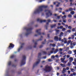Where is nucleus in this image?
<instances>
[{
	"instance_id": "obj_34",
	"label": "nucleus",
	"mask_w": 76,
	"mask_h": 76,
	"mask_svg": "<svg viewBox=\"0 0 76 76\" xmlns=\"http://www.w3.org/2000/svg\"><path fill=\"white\" fill-rule=\"evenodd\" d=\"M71 63L70 62H68L67 64V65L68 66H71Z\"/></svg>"
},
{
	"instance_id": "obj_64",
	"label": "nucleus",
	"mask_w": 76,
	"mask_h": 76,
	"mask_svg": "<svg viewBox=\"0 0 76 76\" xmlns=\"http://www.w3.org/2000/svg\"><path fill=\"white\" fill-rule=\"evenodd\" d=\"M74 35H75V36H76V33H75L74 34Z\"/></svg>"
},
{
	"instance_id": "obj_52",
	"label": "nucleus",
	"mask_w": 76,
	"mask_h": 76,
	"mask_svg": "<svg viewBox=\"0 0 76 76\" xmlns=\"http://www.w3.org/2000/svg\"><path fill=\"white\" fill-rule=\"evenodd\" d=\"M66 69L67 70H69V67H66Z\"/></svg>"
},
{
	"instance_id": "obj_39",
	"label": "nucleus",
	"mask_w": 76,
	"mask_h": 76,
	"mask_svg": "<svg viewBox=\"0 0 76 76\" xmlns=\"http://www.w3.org/2000/svg\"><path fill=\"white\" fill-rule=\"evenodd\" d=\"M46 41V39H45V42H42V44H45Z\"/></svg>"
},
{
	"instance_id": "obj_18",
	"label": "nucleus",
	"mask_w": 76,
	"mask_h": 76,
	"mask_svg": "<svg viewBox=\"0 0 76 76\" xmlns=\"http://www.w3.org/2000/svg\"><path fill=\"white\" fill-rule=\"evenodd\" d=\"M58 49H57L55 50V51L53 52H54V54H56V53H57V52H58Z\"/></svg>"
},
{
	"instance_id": "obj_36",
	"label": "nucleus",
	"mask_w": 76,
	"mask_h": 76,
	"mask_svg": "<svg viewBox=\"0 0 76 76\" xmlns=\"http://www.w3.org/2000/svg\"><path fill=\"white\" fill-rule=\"evenodd\" d=\"M11 63H12V62H11V61H10L8 62V65H9V66H10V65H11Z\"/></svg>"
},
{
	"instance_id": "obj_3",
	"label": "nucleus",
	"mask_w": 76,
	"mask_h": 76,
	"mask_svg": "<svg viewBox=\"0 0 76 76\" xmlns=\"http://www.w3.org/2000/svg\"><path fill=\"white\" fill-rule=\"evenodd\" d=\"M53 69V68L51 66H49L48 65H47L45 66V69H44V70L46 72H47L48 73H49Z\"/></svg>"
},
{
	"instance_id": "obj_27",
	"label": "nucleus",
	"mask_w": 76,
	"mask_h": 76,
	"mask_svg": "<svg viewBox=\"0 0 76 76\" xmlns=\"http://www.w3.org/2000/svg\"><path fill=\"white\" fill-rule=\"evenodd\" d=\"M75 38V35H71V39H73Z\"/></svg>"
},
{
	"instance_id": "obj_2",
	"label": "nucleus",
	"mask_w": 76,
	"mask_h": 76,
	"mask_svg": "<svg viewBox=\"0 0 76 76\" xmlns=\"http://www.w3.org/2000/svg\"><path fill=\"white\" fill-rule=\"evenodd\" d=\"M41 53H39L38 54V58H40V59H37L38 61H37L35 63H34L33 65V69L34 68V67H35V66H37V65H38V64H39V63L40 62V61H41V60L40 59L41 58Z\"/></svg>"
},
{
	"instance_id": "obj_22",
	"label": "nucleus",
	"mask_w": 76,
	"mask_h": 76,
	"mask_svg": "<svg viewBox=\"0 0 76 76\" xmlns=\"http://www.w3.org/2000/svg\"><path fill=\"white\" fill-rule=\"evenodd\" d=\"M42 36H41V38L40 39L37 40V41H42Z\"/></svg>"
},
{
	"instance_id": "obj_9",
	"label": "nucleus",
	"mask_w": 76,
	"mask_h": 76,
	"mask_svg": "<svg viewBox=\"0 0 76 76\" xmlns=\"http://www.w3.org/2000/svg\"><path fill=\"white\" fill-rule=\"evenodd\" d=\"M36 32L37 33V34H38L39 35H41V34H42L43 35H45V33H41V29L37 30L36 31Z\"/></svg>"
},
{
	"instance_id": "obj_55",
	"label": "nucleus",
	"mask_w": 76,
	"mask_h": 76,
	"mask_svg": "<svg viewBox=\"0 0 76 76\" xmlns=\"http://www.w3.org/2000/svg\"><path fill=\"white\" fill-rule=\"evenodd\" d=\"M68 74H70V71H69V70L68 71Z\"/></svg>"
},
{
	"instance_id": "obj_25",
	"label": "nucleus",
	"mask_w": 76,
	"mask_h": 76,
	"mask_svg": "<svg viewBox=\"0 0 76 76\" xmlns=\"http://www.w3.org/2000/svg\"><path fill=\"white\" fill-rule=\"evenodd\" d=\"M56 32L57 34H58L60 33V32H59L60 31L59 30H56Z\"/></svg>"
},
{
	"instance_id": "obj_7",
	"label": "nucleus",
	"mask_w": 76,
	"mask_h": 76,
	"mask_svg": "<svg viewBox=\"0 0 76 76\" xmlns=\"http://www.w3.org/2000/svg\"><path fill=\"white\" fill-rule=\"evenodd\" d=\"M33 28H31L26 29L27 33L26 34V35L27 37L28 35L31 34L32 31H31L32 30Z\"/></svg>"
},
{
	"instance_id": "obj_19",
	"label": "nucleus",
	"mask_w": 76,
	"mask_h": 76,
	"mask_svg": "<svg viewBox=\"0 0 76 76\" xmlns=\"http://www.w3.org/2000/svg\"><path fill=\"white\" fill-rule=\"evenodd\" d=\"M63 32H61L60 33V34L59 35V37L61 38L62 36H63Z\"/></svg>"
},
{
	"instance_id": "obj_12",
	"label": "nucleus",
	"mask_w": 76,
	"mask_h": 76,
	"mask_svg": "<svg viewBox=\"0 0 76 76\" xmlns=\"http://www.w3.org/2000/svg\"><path fill=\"white\" fill-rule=\"evenodd\" d=\"M15 45L12 43H10L8 47V48H14Z\"/></svg>"
},
{
	"instance_id": "obj_20",
	"label": "nucleus",
	"mask_w": 76,
	"mask_h": 76,
	"mask_svg": "<svg viewBox=\"0 0 76 76\" xmlns=\"http://www.w3.org/2000/svg\"><path fill=\"white\" fill-rule=\"evenodd\" d=\"M64 40L65 41H64V44H66V43H67V40L65 38H64Z\"/></svg>"
},
{
	"instance_id": "obj_51",
	"label": "nucleus",
	"mask_w": 76,
	"mask_h": 76,
	"mask_svg": "<svg viewBox=\"0 0 76 76\" xmlns=\"http://www.w3.org/2000/svg\"><path fill=\"white\" fill-rule=\"evenodd\" d=\"M73 75L74 76H75L76 75V73L75 72H74L73 74Z\"/></svg>"
},
{
	"instance_id": "obj_24",
	"label": "nucleus",
	"mask_w": 76,
	"mask_h": 76,
	"mask_svg": "<svg viewBox=\"0 0 76 76\" xmlns=\"http://www.w3.org/2000/svg\"><path fill=\"white\" fill-rule=\"evenodd\" d=\"M63 22H64V23H66V18H63Z\"/></svg>"
},
{
	"instance_id": "obj_21",
	"label": "nucleus",
	"mask_w": 76,
	"mask_h": 76,
	"mask_svg": "<svg viewBox=\"0 0 76 76\" xmlns=\"http://www.w3.org/2000/svg\"><path fill=\"white\" fill-rule=\"evenodd\" d=\"M60 65L61 66H62L63 67H65L66 65L65 64H61Z\"/></svg>"
},
{
	"instance_id": "obj_54",
	"label": "nucleus",
	"mask_w": 76,
	"mask_h": 76,
	"mask_svg": "<svg viewBox=\"0 0 76 76\" xmlns=\"http://www.w3.org/2000/svg\"><path fill=\"white\" fill-rule=\"evenodd\" d=\"M60 16H57V18L58 19H60Z\"/></svg>"
},
{
	"instance_id": "obj_61",
	"label": "nucleus",
	"mask_w": 76,
	"mask_h": 76,
	"mask_svg": "<svg viewBox=\"0 0 76 76\" xmlns=\"http://www.w3.org/2000/svg\"><path fill=\"white\" fill-rule=\"evenodd\" d=\"M61 38L60 37L59 38L58 40L59 41H61Z\"/></svg>"
},
{
	"instance_id": "obj_46",
	"label": "nucleus",
	"mask_w": 76,
	"mask_h": 76,
	"mask_svg": "<svg viewBox=\"0 0 76 76\" xmlns=\"http://www.w3.org/2000/svg\"><path fill=\"white\" fill-rule=\"evenodd\" d=\"M67 31L68 32H69V33L71 32V30H68Z\"/></svg>"
},
{
	"instance_id": "obj_15",
	"label": "nucleus",
	"mask_w": 76,
	"mask_h": 76,
	"mask_svg": "<svg viewBox=\"0 0 76 76\" xmlns=\"http://www.w3.org/2000/svg\"><path fill=\"white\" fill-rule=\"evenodd\" d=\"M50 46H52V47H54L56 46V45L54 44H52L50 43Z\"/></svg>"
},
{
	"instance_id": "obj_43",
	"label": "nucleus",
	"mask_w": 76,
	"mask_h": 76,
	"mask_svg": "<svg viewBox=\"0 0 76 76\" xmlns=\"http://www.w3.org/2000/svg\"><path fill=\"white\" fill-rule=\"evenodd\" d=\"M63 18H66V15H64V16H62V19Z\"/></svg>"
},
{
	"instance_id": "obj_58",
	"label": "nucleus",
	"mask_w": 76,
	"mask_h": 76,
	"mask_svg": "<svg viewBox=\"0 0 76 76\" xmlns=\"http://www.w3.org/2000/svg\"><path fill=\"white\" fill-rule=\"evenodd\" d=\"M74 51V52L75 53V55H76V50H75Z\"/></svg>"
},
{
	"instance_id": "obj_49",
	"label": "nucleus",
	"mask_w": 76,
	"mask_h": 76,
	"mask_svg": "<svg viewBox=\"0 0 76 76\" xmlns=\"http://www.w3.org/2000/svg\"><path fill=\"white\" fill-rule=\"evenodd\" d=\"M53 52H53V51H50V54H53Z\"/></svg>"
},
{
	"instance_id": "obj_37",
	"label": "nucleus",
	"mask_w": 76,
	"mask_h": 76,
	"mask_svg": "<svg viewBox=\"0 0 76 76\" xmlns=\"http://www.w3.org/2000/svg\"><path fill=\"white\" fill-rule=\"evenodd\" d=\"M68 54H72V51H69L68 52Z\"/></svg>"
},
{
	"instance_id": "obj_28",
	"label": "nucleus",
	"mask_w": 76,
	"mask_h": 76,
	"mask_svg": "<svg viewBox=\"0 0 76 76\" xmlns=\"http://www.w3.org/2000/svg\"><path fill=\"white\" fill-rule=\"evenodd\" d=\"M35 45L34 46V48H36L37 47V42H35L34 43Z\"/></svg>"
},
{
	"instance_id": "obj_30",
	"label": "nucleus",
	"mask_w": 76,
	"mask_h": 76,
	"mask_svg": "<svg viewBox=\"0 0 76 76\" xmlns=\"http://www.w3.org/2000/svg\"><path fill=\"white\" fill-rule=\"evenodd\" d=\"M42 53L44 55H45V54H47V52L45 51H43Z\"/></svg>"
},
{
	"instance_id": "obj_14",
	"label": "nucleus",
	"mask_w": 76,
	"mask_h": 76,
	"mask_svg": "<svg viewBox=\"0 0 76 76\" xmlns=\"http://www.w3.org/2000/svg\"><path fill=\"white\" fill-rule=\"evenodd\" d=\"M56 26V24H54V25H51L50 27L51 28H54Z\"/></svg>"
},
{
	"instance_id": "obj_31",
	"label": "nucleus",
	"mask_w": 76,
	"mask_h": 76,
	"mask_svg": "<svg viewBox=\"0 0 76 76\" xmlns=\"http://www.w3.org/2000/svg\"><path fill=\"white\" fill-rule=\"evenodd\" d=\"M73 1V0H70V2H71V3H70L71 6H72V5H73V4H72V2Z\"/></svg>"
},
{
	"instance_id": "obj_17",
	"label": "nucleus",
	"mask_w": 76,
	"mask_h": 76,
	"mask_svg": "<svg viewBox=\"0 0 76 76\" xmlns=\"http://www.w3.org/2000/svg\"><path fill=\"white\" fill-rule=\"evenodd\" d=\"M66 69L65 68H64L63 69V70L62 72V73H63V74H64V73H65V71H66Z\"/></svg>"
},
{
	"instance_id": "obj_48",
	"label": "nucleus",
	"mask_w": 76,
	"mask_h": 76,
	"mask_svg": "<svg viewBox=\"0 0 76 76\" xmlns=\"http://www.w3.org/2000/svg\"><path fill=\"white\" fill-rule=\"evenodd\" d=\"M53 21H54V22L55 23L57 22V20H53L52 21V23L53 22Z\"/></svg>"
},
{
	"instance_id": "obj_4",
	"label": "nucleus",
	"mask_w": 76,
	"mask_h": 76,
	"mask_svg": "<svg viewBox=\"0 0 76 76\" xmlns=\"http://www.w3.org/2000/svg\"><path fill=\"white\" fill-rule=\"evenodd\" d=\"M26 58L25 55H23L22 57V60L21 61V63L20 64V66L24 65L26 63Z\"/></svg>"
},
{
	"instance_id": "obj_23",
	"label": "nucleus",
	"mask_w": 76,
	"mask_h": 76,
	"mask_svg": "<svg viewBox=\"0 0 76 76\" xmlns=\"http://www.w3.org/2000/svg\"><path fill=\"white\" fill-rule=\"evenodd\" d=\"M49 42H53V40H48V44Z\"/></svg>"
},
{
	"instance_id": "obj_16",
	"label": "nucleus",
	"mask_w": 76,
	"mask_h": 76,
	"mask_svg": "<svg viewBox=\"0 0 76 76\" xmlns=\"http://www.w3.org/2000/svg\"><path fill=\"white\" fill-rule=\"evenodd\" d=\"M69 59H70L69 61V62H70V63H72V61L73 60V58L72 57H70Z\"/></svg>"
},
{
	"instance_id": "obj_38",
	"label": "nucleus",
	"mask_w": 76,
	"mask_h": 76,
	"mask_svg": "<svg viewBox=\"0 0 76 76\" xmlns=\"http://www.w3.org/2000/svg\"><path fill=\"white\" fill-rule=\"evenodd\" d=\"M64 60H65V58H61V60L62 62H63L64 61Z\"/></svg>"
},
{
	"instance_id": "obj_41",
	"label": "nucleus",
	"mask_w": 76,
	"mask_h": 76,
	"mask_svg": "<svg viewBox=\"0 0 76 76\" xmlns=\"http://www.w3.org/2000/svg\"><path fill=\"white\" fill-rule=\"evenodd\" d=\"M66 31V28H62V31L63 32H64V31Z\"/></svg>"
},
{
	"instance_id": "obj_53",
	"label": "nucleus",
	"mask_w": 76,
	"mask_h": 76,
	"mask_svg": "<svg viewBox=\"0 0 76 76\" xmlns=\"http://www.w3.org/2000/svg\"><path fill=\"white\" fill-rule=\"evenodd\" d=\"M42 1H45V0H40L39 1V2H40V3H41V2Z\"/></svg>"
},
{
	"instance_id": "obj_44",
	"label": "nucleus",
	"mask_w": 76,
	"mask_h": 76,
	"mask_svg": "<svg viewBox=\"0 0 76 76\" xmlns=\"http://www.w3.org/2000/svg\"><path fill=\"white\" fill-rule=\"evenodd\" d=\"M22 49V48H20L18 49V52H19L20 51V50L21 49Z\"/></svg>"
},
{
	"instance_id": "obj_11",
	"label": "nucleus",
	"mask_w": 76,
	"mask_h": 76,
	"mask_svg": "<svg viewBox=\"0 0 76 76\" xmlns=\"http://www.w3.org/2000/svg\"><path fill=\"white\" fill-rule=\"evenodd\" d=\"M37 21L38 22H40V23H42V22H46V20H41L39 19L38 18L37 19Z\"/></svg>"
},
{
	"instance_id": "obj_33",
	"label": "nucleus",
	"mask_w": 76,
	"mask_h": 76,
	"mask_svg": "<svg viewBox=\"0 0 76 76\" xmlns=\"http://www.w3.org/2000/svg\"><path fill=\"white\" fill-rule=\"evenodd\" d=\"M25 45V43H22L21 44V45L20 48H23V45Z\"/></svg>"
},
{
	"instance_id": "obj_45",
	"label": "nucleus",
	"mask_w": 76,
	"mask_h": 76,
	"mask_svg": "<svg viewBox=\"0 0 76 76\" xmlns=\"http://www.w3.org/2000/svg\"><path fill=\"white\" fill-rule=\"evenodd\" d=\"M63 28V26H60V29H62Z\"/></svg>"
},
{
	"instance_id": "obj_13",
	"label": "nucleus",
	"mask_w": 76,
	"mask_h": 76,
	"mask_svg": "<svg viewBox=\"0 0 76 76\" xmlns=\"http://www.w3.org/2000/svg\"><path fill=\"white\" fill-rule=\"evenodd\" d=\"M54 39L56 41H58V37L57 36H55Z\"/></svg>"
},
{
	"instance_id": "obj_32",
	"label": "nucleus",
	"mask_w": 76,
	"mask_h": 76,
	"mask_svg": "<svg viewBox=\"0 0 76 76\" xmlns=\"http://www.w3.org/2000/svg\"><path fill=\"white\" fill-rule=\"evenodd\" d=\"M14 57H15V56L13 55L10 56L11 58H14Z\"/></svg>"
},
{
	"instance_id": "obj_42",
	"label": "nucleus",
	"mask_w": 76,
	"mask_h": 76,
	"mask_svg": "<svg viewBox=\"0 0 76 76\" xmlns=\"http://www.w3.org/2000/svg\"><path fill=\"white\" fill-rule=\"evenodd\" d=\"M68 28L69 29H72V26H69L68 27Z\"/></svg>"
},
{
	"instance_id": "obj_47",
	"label": "nucleus",
	"mask_w": 76,
	"mask_h": 76,
	"mask_svg": "<svg viewBox=\"0 0 76 76\" xmlns=\"http://www.w3.org/2000/svg\"><path fill=\"white\" fill-rule=\"evenodd\" d=\"M75 31V28H72V31H73V32H74Z\"/></svg>"
},
{
	"instance_id": "obj_59",
	"label": "nucleus",
	"mask_w": 76,
	"mask_h": 76,
	"mask_svg": "<svg viewBox=\"0 0 76 76\" xmlns=\"http://www.w3.org/2000/svg\"><path fill=\"white\" fill-rule=\"evenodd\" d=\"M72 21V20H71V19H69L68 20V22H71Z\"/></svg>"
},
{
	"instance_id": "obj_8",
	"label": "nucleus",
	"mask_w": 76,
	"mask_h": 76,
	"mask_svg": "<svg viewBox=\"0 0 76 76\" xmlns=\"http://www.w3.org/2000/svg\"><path fill=\"white\" fill-rule=\"evenodd\" d=\"M47 21L48 22L46 23V25L45 26V28H46V30H47L48 28H47L48 26V25L49 24V22H51V23H52V21L51 22V20L50 19H49L47 20Z\"/></svg>"
},
{
	"instance_id": "obj_56",
	"label": "nucleus",
	"mask_w": 76,
	"mask_h": 76,
	"mask_svg": "<svg viewBox=\"0 0 76 76\" xmlns=\"http://www.w3.org/2000/svg\"><path fill=\"white\" fill-rule=\"evenodd\" d=\"M66 57L67 58H69V57H70V56L69 55H67L66 56Z\"/></svg>"
},
{
	"instance_id": "obj_62",
	"label": "nucleus",
	"mask_w": 76,
	"mask_h": 76,
	"mask_svg": "<svg viewBox=\"0 0 76 76\" xmlns=\"http://www.w3.org/2000/svg\"><path fill=\"white\" fill-rule=\"evenodd\" d=\"M65 26L66 27V28H67V27H68V25H65Z\"/></svg>"
},
{
	"instance_id": "obj_10",
	"label": "nucleus",
	"mask_w": 76,
	"mask_h": 76,
	"mask_svg": "<svg viewBox=\"0 0 76 76\" xmlns=\"http://www.w3.org/2000/svg\"><path fill=\"white\" fill-rule=\"evenodd\" d=\"M56 4H58L56 5V7H59V5L60 4V3L57 1L56 2H53V4L55 5Z\"/></svg>"
},
{
	"instance_id": "obj_29",
	"label": "nucleus",
	"mask_w": 76,
	"mask_h": 76,
	"mask_svg": "<svg viewBox=\"0 0 76 76\" xmlns=\"http://www.w3.org/2000/svg\"><path fill=\"white\" fill-rule=\"evenodd\" d=\"M68 10L69 11H72V10H73V9L72 8H69Z\"/></svg>"
},
{
	"instance_id": "obj_57",
	"label": "nucleus",
	"mask_w": 76,
	"mask_h": 76,
	"mask_svg": "<svg viewBox=\"0 0 76 76\" xmlns=\"http://www.w3.org/2000/svg\"><path fill=\"white\" fill-rule=\"evenodd\" d=\"M48 38H50V34H48Z\"/></svg>"
},
{
	"instance_id": "obj_60",
	"label": "nucleus",
	"mask_w": 76,
	"mask_h": 76,
	"mask_svg": "<svg viewBox=\"0 0 76 76\" xmlns=\"http://www.w3.org/2000/svg\"><path fill=\"white\" fill-rule=\"evenodd\" d=\"M43 47V46L42 45H41L40 46L39 48H42Z\"/></svg>"
},
{
	"instance_id": "obj_40",
	"label": "nucleus",
	"mask_w": 76,
	"mask_h": 76,
	"mask_svg": "<svg viewBox=\"0 0 76 76\" xmlns=\"http://www.w3.org/2000/svg\"><path fill=\"white\" fill-rule=\"evenodd\" d=\"M68 17H69V18H72V15L70 14H69L68 15Z\"/></svg>"
},
{
	"instance_id": "obj_6",
	"label": "nucleus",
	"mask_w": 76,
	"mask_h": 76,
	"mask_svg": "<svg viewBox=\"0 0 76 76\" xmlns=\"http://www.w3.org/2000/svg\"><path fill=\"white\" fill-rule=\"evenodd\" d=\"M73 41L72 42L71 40H70L68 41V43H67V44H69V43H71L70 44V48H73L76 45V42H73L72 43Z\"/></svg>"
},
{
	"instance_id": "obj_63",
	"label": "nucleus",
	"mask_w": 76,
	"mask_h": 76,
	"mask_svg": "<svg viewBox=\"0 0 76 76\" xmlns=\"http://www.w3.org/2000/svg\"><path fill=\"white\" fill-rule=\"evenodd\" d=\"M60 45H61L60 44V43L58 44V46H60Z\"/></svg>"
},
{
	"instance_id": "obj_1",
	"label": "nucleus",
	"mask_w": 76,
	"mask_h": 76,
	"mask_svg": "<svg viewBox=\"0 0 76 76\" xmlns=\"http://www.w3.org/2000/svg\"><path fill=\"white\" fill-rule=\"evenodd\" d=\"M48 7V6L47 5H42L40 6L39 8H38L36 10L34 11V14H38V13H39L43 11V8H47Z\"/></svg>"
},
{
	"instance_id": "obj_35",
	"label": "nucleus",
	"mask_w": 76,
	"mask_h": 76,
	"mask_svg": "<svg viewBox=\"0 0 76 76\" xmlns=\"http://www.w3.org/2000/svg\"><path fill=\"white\" fill-rule=\"evenodd\" d=\"M71 71L72 72H75V69L73 68L71 69Z\"/></svg>"
},
{
	"instance_id": "obj_50",
	"label": "nucleus",
	"mask_w": 76,
	"mask_h": 76,
	"mask_svg": "<svg viewBox=\"0 0 76 76\" xmlns=\"http://www.w3.org/2000/svg\"><path fill=\"white\" fill-rule=\"evenodd\" d=\"M64 64H66V63H67V62L66 61H64L62 62Z\"/></svg>"
},
{
	"instance_id": "obj_5",
	"label": "nucleus",
	"mask_w": 76,
	"mask_h": 76,
	"mask_svg": "<svg viewBox=\"0 0 76 76\" xmlns=\"http://www.w3.org/2000/svg\"><path fill=\"white\" fill-rule=\"evenodd\" d=\"M45 12H47L46 13L47 16L46 18H48V17H50V16L52 15V13L51 12V11L48 10H45Z\"/></svg>"
},
{
	"instance_id": "obj_26",
	"label": "nucleus",
	"mask_w": 76,
	"mask_h": 76,
	"mask_svg": "<svg viewBox=\"0 0 76 76\" xmlns=\"http://www.w3.org/2000/svg\"><path fill=\"white\" fill-rule=\"evenodd\" d=\"M70 13L72 15H74V14H75V12L74 11H72L70 12Z\"/></svg>"
}]
</instances>
